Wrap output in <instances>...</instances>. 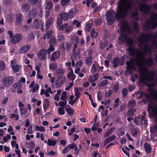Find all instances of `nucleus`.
Instances as JSON below:
<instances>
[{
	"instance_id": "nucleus-15",
	"label": "nucleus",
	"mask_w": 157,
	"mask_h": 157,
	"mask_svg": "<svg viewBox=\"0 0 157 157\" xmlns=\"http://www.w3.org/2000/svg\"><path fill=\"white\" fill-rule=\"evenodd\" d=\"M144 51L142 52L143 54L146 55L147 54H151L152 53L151 46L149 44H145L143 47Z\"/></svg>"
},
{
	"instance_id": "nucleus-43",
	"label": "nucleus",
	"mask_w": 157,
	"mask_h": 157,
	"mask_svg": "<svg viewBox=\"0 0 157 157\" xmlns=\"http://www.w3.org/2000/svg\"><path fill=\"white\" fill-rule=\"evenodd\" d=\"M57 67V63L55 62H54L52 63L49 65V69L51 70H54L56 69Z\"/></svg>"
},
{
	"instance_id": "nucleus-1",
	"label": "nucleus",
	"mask_w": 157,
	"mask_h": 157,
	"mask_svg": "<svg viewBox=\"0 0 157 157\" xmlns=\"http://www.w3.org/2000/svg\"><path fill=\"white\" fill-rule=\"evenodd\" d=\"M133 5L131 0H119L116 12L113 10L108 11L106 13V21L109 25H112L116 19L118 20L126 17L130 11Z\"/></svg>"
},
{
	"instance_id": "nucleus-52",
	"label": "nucleus",
	"mask_w": 157,
	"mask_h": 157,
	"mask_svg": "<svg viewBox=\"0 0 157 157\" xmlns=\"http://www.w3.org/2000/svg\"><path fill=\"white\" fill-rule=\"evenodd\" d=\"M138 9L137 8H136L132 12L131 16L133 17H135L137 16L138 13Z\"/></svg>"
},
{
	"instance_id": "nucleus-44",
	"label": "nucleus",
	"mask_w": 157,
	"mask_h": 157,
	"mask_svg": "<svg viewBox=\"0 0 157 157\" xmlns=\"http://www.w3.org/2000/svg\"><path fill=\"white\" fill-rule=\"evenodd\" d=\"M53 6V3L50 1L48 2L45 7V9L46 10H49L52 8Z\"/></svg>"
},
{
	"instance_id": "nucleus-39",
	"label": "nucleus",
	"mask_w": 157,
	"mask_h": 157,
	"mask_svg": "<svg viewBox=\"0 0 157 157\" xmlns=\"http://www.w3.org/2000/svg\"><path fill=\"white\" fill-rule=\"evenodd\" d=\"M74 91L75 93V96L76 97L75 98H77L78 99L81 96V93L79 91L78 88L76 87L74 89Z\"/></svg>"
},
{
	"instance_id": "nucleus-18",
	"label": "nucleus",
	"mask_w": 157,
	"mask_h": 157,
	"mask_svg": "<svg viewBox=\"0 0 157 157\" xmlns=\"http://www.w3.org/2000/svg\"><path fill=\"white\" fill-rule=\"evenodd\" d=\"M60 53L59 51H56L52 54L50 58L51 61H55L58 59L60 56Z\"/></svg>"
},
{
	"instance_id": "nucleus-29",
	"label": "nucleus",
	"mask_w": 157,
	"mask_h": 157,
	"mask_svg": "<svg viewBox=\"0 0 157 157\" xmlns=\"http://www.w3.org/2000/svg\"><path fill=\"white\" fill-rule=\"evenodd\" d=\"M44 102L43 104V108L44 110L45 111L49 107L50 104L48 99H45Z\"/></svg>"
},
{
	"instance_id": "nucleus-4",
	"label": "nucleus",
	"mask_w": 157,
	"mask_h": 157,
	"mask_svg": "<svg viewBox=\"0 0 157 157\" xmlns=\"http://www.w3.org/2000/svg\"><path fill=\"white\" fill-rule=\"evenodd\" d=\"M155 73L153 71H151L148 73H145L140 75L139 81L144 84H145L146 81L153 82Z\"/></svg>"
},
{
	"instance_id": "nucleus-23",
	"label": "nucleus",
	"mask_w": 157,
	"mask_h": 157,
	"mask_svg": "<svg viewBox=\"0 0 157 157\" xmlns=\"http://www.w3.org/2000/svg\"><path fill=\"white\" fill-rule=\"evenodd\" d=\"M14 60H13L11 62L10 66L13 69V71L15 72H17L20 69V66L18 65H16L14 66V64L13 63Z\"/></svg>"
},
{
	"instance_id": "nucleus-45",
	"label": "nucleus",
	"mask_w": 157,
	"mask_h": 157,
	"mask_svg": "<svg viewBox=\"0 0 157 157\" xmlns=\"http://www.w3.org/2000/svg\"><path fill=\"white\" fill-rule=\"evenodd\" d=\"M136 104V101L135 100H132L130 101L128 104V107H134Z\"/></svg>"
},
{
	"instance_id": "nucleus-42",
	"label": "nucleus",
	"mask_w": 157,
	"mask_h": 157,
	"mask_svg": "<svg viewBox=\"0 0 157 157\" xmlns=\"http://www.w3.org/2000/svg\"><path fill=\"white\" fill-rule=\"evenodd\" d=\"M115 130V128H111L110 129H109L108 131H107L106 133L105 134L104 136L105 137H107L109 136L110 134H111L112 133L113 131H114Z\"/></svg>"
},
{
	"instance_id": "nucleus-64",
	"label": "nucleus",
	"mask_w": 157,
	"mask_h": 157,
	"mask_svg": "<svg viewBox=\"0 0 157 157\" xmlns=\"http://www.w3.org/2000/svg\"><path fill=\"white\" fill-rule=\"evenodd\" d=\"M119 86L118 84L114 85L113 86V89L115 92L116 93L119 90Z\"/></svg>"
},
{
	"instance_id": "nucleus-57",
	"label": "nucleus",
	"mask_w": 157,
	"mask_h": 157,
	"mask_svg": "<svg viewBox=\"0 0 157 157\" xmlns=\"http://www.w3.org/2000/svg\"><path fill=\"white\" fill-rule=\"evenodd\" d=\"M28 38L29 40H33L35 38L33 33H31L28 36Z\"/></svg>"
},
{
	"instance_id": "nucleus-16",
	"label": "nucleus",
	"mask_w": 157,
	"mask_h": 157,
	"mask_svg": "<svg viewBox=\"0 0 157 157\" xmlns=\"http://www.w3.org/2000/svg\"><path fill=\"white\" fill-rule=\"evenodd\" d=\"M42 22V20L40 17L36 18L33 21V28L35 29H38L39 28Z\"/></svg>"
},
{
	"instance_id": "nucleus-47",
	"label": "nucleus",
	"mask_w": 157,
	"mask_h": 157,
	"mask_svg": "<svg viewBox=\"0 0 157 157\" xmlns=\"http://www.w3.org/2000/svg\"><path fill=\"white\" fill-rule=\"evenodd\" d=\"M108 42L107 40H104L103 42H101L100 44V47L101 49H103L106 46Z\"/></svg>"
},
{
	"instance_id": "nucleus-41",
	"label": "nucleus",
	"mask_w": 157,
	"mask_h": 157,
	"mask_svg": "<svg viewBox=\"0 0 157 157\" xmlns=\"http://www.w3.org/2000/svg\"><path fill=\"white\" fill-rule=\"evenodd\" d=\"M20 114L21 115H25L28 111L27 109L25 107L20 108Z\"/></svg>"
},
{
	"instance_id": "nucleus-33",
	"label": "nucleus",
	"mask_w": 157,
	"mask_h": 157,
	"mask_svg": "<svg viewBox=\"0 0 157 157\" xmlns=\"http://www.w3.org/2000/svg\"><path fill=\"white\" fill-rule=\"evenodd\" d=\"M136 111L135 109L131 108L127 111V116L129 117H132Z\"/></svg>"
},
{
	"instance_id": "nucleus-62",
	"label": "nucleus",
	"mask_w": 157,
	"mask_h": 157,
	"mask_svg": "<svg viewBox=\"0 0 157 157\" xmlns=\"http://www.w3.org/2000/svg\"><path fill=\"white\" fill-rule=\"evenodd\" d=\"M91 28V26L90 24H86L85 27V30L86 32H89Z\"/></svg>"
},
{
	"instance_id": "nucleus-49",
	"label": "nucleus",
	"mask_w": 157,
	"mask_h": 157,
	"mask_svg": "<svg viewBox=\"0 0 157 157\" xmlns=\"http://www.w3.org/2000/svg\"><path fill=\"white\" fill-rule=\"evenodd\" d=\"M65 39V37L63 35H59L57 36V39L56 40L59 43L63 41Z\"/></svg>"
},
{
	"instance_id": "nucleus-27",
	"label": "nucleus",
	"mask_w": 157,
	"mask_h": 157,
	"mask_svg": "<svg viewBox=\"0 0 157 157\" xmlns=\"http://www.w3.org/2000/svg\"><path fill=\"white\" fill-rule=\"evenodd\" d=\"M115 138V135H112L108 138H106L105 140L104 143V145H105L109 143L114 140Z\"/></svg>"
},
{
	"instance_id": "nucleus-48",
	"label": "nucleus",
	"mask_w": 157,
	"mask_h": 157,
	"mask_svg": "<svg viewBox=\"0 0 157 157\" xmlns=\"http://www.w3.org/2000/svg\"><path fill=\"white\" fill-rule=\"evenodd\" d=\"M127 45L130 47H132L133 44V40L131 38L128 37L126 40Z\"/></svg>"
},
{
	"instance_id": "nucleus-59",
	"label": "nucleus",
	"mask_w": 157,
	"mask_h": 157,
	"mask_svg": "<svg viewBox=\"0 0 157 157\" xmlns=\"http://www.w3.org/2000/svg\"><path fill=\"white\" fill-rule=\"evenodd\" d=\"M128 91L127 88H124L123 89L122 91L123 96L125 97L128 94Z\"/></svg>"
},
{
	"instance_id": "nucleus-34",
	"label": "nucleus",
	"mask_w": 157,
	"mask_h": 157,
	"mask_svg": "<svg viewBox=\"0 0 157 157\" xmlns=\"http://www.w3.org/2000/svg\"><path fill=\"white\" fill-rule=\"evenodd\" d=\"M56 40L55 37H52L50 39L49 42V45L53 46L56 43Z\"/></svg>"
},
{
	"instance_id": "nucleus-20",
	"label": "nucleus",
	"mask_w": 157,
	"mask_h": 157,
	"mask_svg": "<svg viewBox=\"0 0 157 157\" xmlns=\"http://www.w3.org/2000/svg\"><path fill=\"white\" fill-rule=\"evenodd\" d=\"M59 17L64 21H67L69 18L68 14L64 12H62L59 14Z\"/></svg>"
},
{
	"instance_id": "nucleus-5",
	"label": "nucleus",
	"mask_w": 157,
	"mask_h": 157,
	"mask_svg": "<svg viewBox=\"0 0 157 157\" xmlns=\"http://www.w3.org/2000/svg\"><path fill=\"white\" fill-rule=\"evenodd\" d=\"M147 0H141L142 3L138 4L140 8L139 10L141 12H143L145 15H147L150 10L149 6L146 3Z\"/></svg>"
},
{
	"instance_id": "nucleus-61",
	"label": "nucleus",
	"mask_w": 157,
	"mask_h": 157,
	"mask_svg": "<svg viewBox=\"0 0 157 157\" xmlns=\"http://www.w3.org/2000/svg\"><path fill=\"white\" fill-rule=\"evenodd\" d=\"M39 87V85L38 84H36L35 86L31 89V90L33 93H34L38 90Z\"/></svg>"
},
{
	"instance_id": "nucleus-24",
	"label": "nucleus",
	"mask_w": 157,
	"mask_h": 157,
	"mask_svg": "<svg viewBox=\"0 0 157 157\" xmlns=\"http://www.w3.org/2000/svg\"><path fill=\"white\" fill-rule=\"evenodd\" d=\"M31 6L28 3H25L22 6L21 10L23 13H25L28 11L30 9Z\"/></svg>"
},
{
	"instance_id": "nucleus-6",
	"label": "nucleus",
	"mask_w": 157,
	"mask_h": 157,
	"mask_svg": "<svg viewBox=\"0 0 157 157\" xmlns=\"http://www.w3.org/2000/svg\"><path fill=\"white\" fill-rule=\"evenodd\" d=\"M150 82L147 84V86L148 88V90L150 94L152 95L153 99L157 102V90L151 89L152 87H154L155 86V81L152 83Z\"/></svg>"
},
{
	"instance_id": "nucleus-63",
	"label": "nucleus",
	"mask_w": 157,
	"mask_h": 157,
	"mask_svg": "<svg viewBox=\"0 0 157 157\" xmlns=\"http://www.w3.org/2000/svg\"><path fill=\"white\" fill-rule=\"evenodd\" d=\"M63 21V20L59 17L57 19L56 23L57 27H59L62 24Z\"/></svg>"
},
{
	"instance_id": "nucleus-58",
	"label": "nucleus",
	"mask_w": 157,
	"mask_h": 157,
	"mask_svg": "<svg viewBox=\"0 0 157 157\" xmlns=\"http://www.w3.org/2000/svg\"><path fill=\"white\" fill-rule=\"evenodd\" d=\"M67 97V92L66 91H64L62 93L60 99L61 100H64L66 99Z\"/></svg>"
},
{
	"instance_id": "nucleus-28",
	"label": "nucleus",
	"mask_w": 157,
	"mask_h": 157,
	"mask_svg": "<svg viewBox=\"0 0 157 157\" xmlns=\"http://www.w3.org/2000/svg\"><path fill=\"white\" fill-rule=\"evenodd\" d=\"M134 123L136 125L139 126L143 124V121H141L139 117H136L135 118Z\"/></svg>"
},
{
	"instance_id": "nucleus-11",
	"label": "nucleus",
	"mask_w": 157,
	"mask_h": 157,
	"mask_svg": "<svg viewBox=\"0 0 157 157\" xmlns=\"http://www.w3.org/2000/svg\"><path fill=\"white\" fill-rule=\"evenodd\" d=\"M143 57L144 58V56ZM144 59H143V61H142L141 63L142 67L140 68H138L139 70H140L141 69H143V71H148V69L146 68H144V65H145L147 66H151L152 63V60L151 59H148L146 61L144 62Z\"/></svg>"
},
{
	"instance_id": "nucleus-17",
	"label": "nucleus",
	"mask_w": 157,
	"mask_h": 157,
	"mask_svg": "<svg viewBox=\"0 0 157 157\" xmlns=\"http://www.w3.org/2000/svg\"><path fill=\"white\" fill-rule=\"evenodd\" d=\"M127 34L124 33H122L119 38V43L120 45L123 44L128 38Z\"/></svg>"
},
{
	"instance_id": "nucleus-25",
	"label": "nucleus",
	"mask_w": 157,
	"mask_h": 157,
	"mask_svg": "<svg viewBox=\"0 0 157 157\" xmlns=\"http://www.w3.org/2000/svg\"><path fill=\"white\" fill-rule=\"evenodd\" d=\"M144 147L145 151L147 153H150L151 152L152 148L151 147L150 145L148 143H146L144 144Z\"/></svg>"
},
{
	"instance_id": "nucleus-30",
	"label": "nucleus",
	"mask_w": 157,
	"mask_h": 157,
	"mask_svg": "<svg viewBox=\"0 0 157 157\" xmlns=\"http://www.w3.org/2000/svg\"><path fill=\"white\" fill-rule=\"evenodd\" d=\"M75 9L73 8L70 9L68 12V14L69 15V17L71 18H73L74 16L75 15Z\"/></svg>"
},
{
	"instance_id": "nucleus-51",
	"label": "nucleus",
	"mask_w": 157,
	"mask_h": 157,
	"mask_svg": "<svg viewBox=\"0 0 157 157\" xmlns=\"http://www.w3.org/2000/svg\"><path fill=\"white\" fill-rule=\"evenodd\" d=\"M76 53H74L73 54L72 57L71 58V65L73 67H74L75 65V62L74 59L75 60L76 59Z\"/></svg>"
},
{
	"instance_id": "nucleus-14",
	"label": "nucleus",
	"mask_w": 157,
	"mask_h": 157,
	"mask_svg": "<svg viewBox=\"0 0 157 157\" xmlns=\"http://www.w3.org/2000/svg\"><path fill=\"white\" fill-rule=\"evenodd\" d=\"M22 39V35L20 33H17L13 36L11 41L13 43L16 44L19 43Z\"/></svg>"
},
{
	"instance_id": "nucleus-37",
	"label": "nucleus",
	"mask_w": 157,
	"mask_h": 157,
	"mask_svg": "<svg viewBox=\"0 0 157 157\" xmlns=\"http://www.w3.org/2000/svg\"><path fill=\"white\" fill-rule=\"evenodd\" d=\"M57 140H53L48 139V140L47 144L49 146H54L56 143Z\"/></svg>"
},
{
	"instance_id": "nucleus-12",
	"label": "nucleus",
	"mask_w": 157,
	"mask_h": 157,
	"mask_svg": "<svg viewBox=\"0 0 157 157\" xmlns=\"http://www.w3.org/2000/svg\"><path fill=\"white\" fill-rule=\"evenodd\" d=\"M121 33L127 32H131L130 26L127 22H124L121 26Z\"/></svg>"
},
{
	"instance_id": "nucleus-40",
	"label": "nucleus",
	"mask_w": 157,
	"mask_h": 157,
	"mask_svg": "<svg viewBox=\"0 0 157 157\" xmlns=\"http://www.w3.org/2000/svg\"><path fill=\"white\" fill-rule=\"evenodd\" d=\"M150 131L151 133L153 134L157 132V124L152 126L150 128Z\"/></svg>"
},
{
	"instance_id": "nucleus-50",
	"label": "nucleus",
	"mask_w": 157,
	"mask_h": 157,
	"mask_svg": "<svg viewBox=\"0 0 157 157\" xmlns=\"http://www.w3.org/2000/svg\"><path fill=\"white\" fill-rule=\"evenodd\" d=\"M108 82L107 80H102L99 83V87H102L107 85Z\"/></svg>"
},
{
	"instance_id": "nucleus-19",
	"label": "nucleus",
	"mask_w": 157,
	"mask_h": 157,
	"mask_svg": "<svg viewBox=\"0 0 157 157\" xmlns=\"http://www.w3.org/2000/svg\"><path fill=\"white\" fill-rule=\"evenodd\" d=\"M30 45L29 44L26 45L21 48L19 50V52L21 53H25L27 52L30 48Z\"/></svg>"
},
{
	"instance_id": "nucleus-26",
	"label": "nucleus",
	"mask_w": 157,
	"mask_h": 157,
	"mask_svg": "<svg viewBox=\"0 0 157 157\" xmlns=\"http://www.w3.org/2000/svg\"><path fill=\"white\" fill-rule=\"evenodd\" d=\"M22 15L21 13H19L16 16V24L19 25L21 24L22 20Z\"/></svg>"
},
{
	"instance_id": "nucleus-9",
	"label": "nucleus",
	"mask_w": 157,
	"mask_h": 157,
	"mask_svg": "<svg viewBox=\"0 0 157 157\" xmlns=\"http://www.w3.org/2000/svg\"><path fill=\"white\" fill-rule=\"evenodd\" d=\"M66 78L64 76L60 75L58 77L56 80L55 82V86L52 84V88H58L60 87L65 82Z\"/></svg>"
},
{
	"instance_id": "nucleus-31",
	"label": "nucleus",
	"mask_w": 157,
	"mask_h": 157,
	"mask_svg": "<svg viewBox=\"0 0 157 157\" xmlns=\"http://www.w3.org/2000/svg\"><path fill=\"white\" fill-rule=\"evenodd\" d=\"M98 32L97 30H95L94 29H92L90 33L91 37L92 38H96L98 34Z\"/></svg>"
},
{
	"instance_id": "nucleus-36",
	"label": "nucleus",
	"mask_w": 157,
	"mask_h": 157,
	"mask_svg": "<svg viewBox=\"0 0 157 157\" xmlns=\"http://www.w3.org/2000/svg\"><path fill=\"white\" fill-rule=\"evenodd\" d=\"M144 94L143 92H140V91H136L134 93V95L135 96L136 95V98L137 99H140L144 95Z\"/></svg>"
},
{
	"instance_id": "nucleus-8",
	"label": "nucleus",
	"mask_w": 157,
	"mask_h": 157,
	"mask_svg": "<svg viewBox=\"0 0 157 157\" xmlns=\"http://www.w3.org/2000/svg\"><path fill=\"white\" fill-rule=\"evenodd\" d=\"M14 81V79L12 76H6L2 79V84L4 87H8Z\"/></svg>"
},
{
	"instance_id": "nucleus-38",
	"label": "nucleus",
	"mask_w": 157,
	"mask_h": 157,
	"mask_svg": "<svg viewBox=\"0 0 157 157\" xmlns=\"http://www.w3.org/2000/svg\"><path fill=\"white\" fill-rule=\"evenodd\" d=\"M93 62L92 57L91 56L87 57L86 60V63L87 65L91 64Z\"/></svg>"
},
{
	"instance_id": "nucleus-60",
	"label": "nucleus",
	"mask_w": 157,
	"mask_h": 157,
	"mask_svg": "<svg viewBox=\"0 0 157 157\" xmlns=\"http://www.w3.org/2000/svg\"><path fill=\"white\" fill-rule=\"evenodd\" d=\"M5 64L3 61H0V71H3L5 68Z\"/></svg>"
},
{
	"instance_id": "nucleus-56",
	"label": "nucleus",
	"mask_w": 157,
	"mask_h": 157,
	"mask_svg": "<svg viewBox=\"0 0 157 157\" xmlns=\"http://www.w3.org/2000/svg\"><path fill=\"white\" fill-rule=\"evenodd\" d=\"M70 0H61L60 2V4L61 6H64L67 5Z\"/></svg>"
},
{
	"instance_id": "nucleus-21",
	"label": "nucleus",
	"mask_w": 157,
	"mask_h": 157,
	"mask_svg": "<svg viewBox=\"0 0 157 157\" xmlns=\"http://www.w3.org/2000/svg\"><path fill=\"white\" fill-rule=\"evenodd\" d=\"M38 13V11L35 8L32 9L29 12V15L34 18L36 16Z\"/></svg>"
},
{
	"instance_id": "nucleus-2",
	"label": "nucleus",
	"mask_w": 157,
	"mask_h": 157,
	"mask_svg": "<svg viewBox=\"0 0 157 157\" xmlns=\"http://www.w3.org/2000/svg\"><path fill=\"white\" fill-rule=\"evenodd\" d=\"M126 52L131 56H134L136 55V57L135 59H131L130 61H128L126 62L127 65L126 69L130 74H131L132 70L135 69V67L133 66V65L135 64L137 67L139 68L142 67L141 63L143 60L144 57L141 54H137L141 51L133 47H129L127 48Z\"/></svg>"
},
{
	"instance_id": "nucleus-54",
	"label": "nucleus",
	"mask_w": 157,
	"mask_h": 157,
	"mask_svg": "<svg viewBox=\"0 0 157 157\" xmlns=\"http://www.w3.org/2000/svg\"><path fill=\"white\" fill-rule=\"evenodd\" d=\"M64 73V71L62 68H59L56 71V73L57 75H63Z\"/></svg>"
},
{
	"instance_id": "nucleus-53",
	"label": "nucleus",
	"mask_w": 157,
	"mask_h": 157,
	"mask_svg": "<svg viewBox=\"0 0 157 157\" xmlns=\"http://www.w3.org/2000/svg\"><path fill=\"white\" fill-rule=\"evenodd\" d=\"M49 47L48 48V50H47L48 53L49 55L52 52L55 51V48L53 46L49 45Z\"/></svg>"
},
{
	"instance_id": "nucleus-22",
	"label": "nucleus",
	"mask_w": 157,
	"mask_h": 157,
	"mask_svg": "<svg viewBox=\"0 0 157 157\" xmlns=\"http://www.w3.org/2000/svg\"><path fill=\"white\" fill-rule=\"evenodd\" d=\"M21 85L20 83L16 82L13 84L12 85L11 90L12 92L15 93L16 91V89H18L21 88Z\"/></svg>"
},
{
	"instance_id": "nucleus-46",
	"label": "nucleus",
	"mask_w": 157,
	"mask_h": 157,
	"mask_svg": "<svg viewBox=\"0 0 157 157\" xmlns=\"http://www.w3.org/2000/svg\"><path fill=\"white\" fill-rule=\"evenodd\" d=\"M133 27L132 29L134 30H139V24L136 21H135L132 24Z\"/></svg>"
},
{
	"instance_id": "nucleus-10",
	"label": "nucleus",
	"mask_w": 157,
	"mask_h": 157,
	"mask_svg": "<svg viewBox=\"0 0 157 157\" xmlns=\"http://www.w3.org/2000/svg\"><path fill=\"white\" fill-rule=\"evenodd\" d=\"M148 111L149 114L155 119L157 117V106L155 107L153 105H149L148 107Z\"/></svg>"
},
{
	"instance_id": "nucleus-7",
	"label": "nucleus",
	"mask_w": 157,
	"mask_h": 157,
	"mask_svg": "<svg viewBox=\"0 0 157 157\" xmlns=\"http://www.w3.org/2000/svg\"><path fill=\"white\" fill-rule=\"evenodd\" d=\"M152 37V34L151 33H142L139 37L138 40L141 44L143 45L144 43H146Z\"/></svg>"
},
{
	"instance_id": "nucleus-13",
	"label": "nucleus",
	"mask_w": 157,
	"mask_h": 157,
	"mask_svg": "<svg viewBox=\"0 0 157 157\" xmlns=\"http://www.w3.org/2000/svg\"><path fill=\"white\" fill-rule=\"evenodd\" d=\"M48 53L47 50L44 49H42L39 52H38L37 57L40 60H43L46 59V55Z\"/></svg>"
},
{
	"instance_id": "nucleus-3",
	"label": "nucleus",
	"mask_w": 157,
	"mask_h": 157,
	"mask_svg": "<svg viewBox=\"0 0 157 157\" xmlns=\"http://www.w3.org/2000/svg\"><path fill=\"white\" fill-rule=\"evenodd\" d=\"M150 17V19L147 20L144 25V29L145 30H149L151 26L152 29H154L157 27V13L152 12Z\"/></svg>"
},
{
	"instance_id": "nucleus-35",
	"label": "nucleus",
	"mask_w": 157,
	"mask_h": 157,
	"mask_svg": "<svg viewBox=\"0 0 157 157\" xmlns=\"http://www.w3.org/2000/svg\"><path fill=\"white\" fill-rule=\"evenodd\" d=\"M52 34V33L51 31H49L46 33V35H44L43 36V39H48L51 37V36Z\"/></svg>"
},
{
	"instance_id": "nucleus-55",
	"label": "nucleus",
	"mask_w": 157,
	"mask_h": 157,
	"mask_svg": "<svg viewBox=\"0 0 157 157\" xmlns=\"http://www.w3.org/2000/svg\"><path fill=\"white\" fill-rule=\"evenodd\" d=\"M68 78H71L72 80H73L75 79L76 76L72 71L70 72L68 75Z\"/></svg>"
},
{
	"instance_id": "nucleus-32",
	"label": "nucleus",
	"mask_w": 157,
	"mask_h": 157,
	"mask_svg": "<svg viewBox=\"0 0 157 157\" xmlns=\"http://www.w3.org/2000/svg\"><path fill=\"white\" fill-rule=\"evenodd\" d=\"M113 63L114 67H117L120 64L119 59L118 57H116L113 59Z\"/></svg>"
}]
</instances>
